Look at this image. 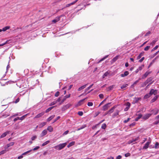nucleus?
Listing matches in <instances>:
<instances>
[{
  "instance_id": "obj_24",
  "label": "nucleus",
  "mask_w": 159,
  "mask_h": 159,
  "mask_svg": "<svg viewBox=\"0 0 159 159\" xmlns=\"http://www.w3.org/2000/svg\"><path fill=\"white\" fill-rule=\"evenodd\" d=\"M158 95H157V96H155L154 97V98L152 100H151V102H155L157 99L158 98Z\"/></svg>"
},
{
  "instance_id": "obj_9",
  "label": "nucleus",
  "mask_w": 159,
  "mask_h": 159,
  "mask_svg": "<svg viewBox=\"0 0 159 159\" xmlns=\"http://www.w3.org/2000/svg\"><path fill=\"white\" fill-rule=\"evenodd\" d=\"M78 1V0H76L74 1V2H71V3H70L66 4V7H68L70 6H71L72 5H74L75 3H76Z\"/></svg>"
},
{
  "instance_id": "obj_54",
  "label": "nucleus",
  "mask_w": 159,
  "mask_h": 159,
  "mask_svg": "<svg viewBox=\"0 0 159 159\" xmlns=\"http://www.w3.org/2000/svg\"><path fill=\"white\" fill-rule=\"evenodd\" d=\"M60 118V116H58L57 117L56 119L54 120L53 123H54L55 122H56Z\"/></svg>"
},
{
  "instance_id": "obj_64",
  "label": "nucleus",
  "mask_w": 159,
  "mask_h": 159,
  "mask_svg": "<svg viewBox=\"0 0 159 159\" xmlns=\"http://www.w3.org/2000/svg\"><path fill=\"white\" fill-rule=\"evenodd\" d=\"M121 158V156L120 155L118 156L116 158V159H120Z\"/></svg>"
},
{
  "instance_id": "obj_3",
  "label": "nucleus",
  "mask_w": 159,
  "mask_h": 159,
  "mask_svg": "<svg viewBox=\"0 0 159 159\" xmlns=\"http://www.w3.org/2000/svg\"><path fill=\"white\" fill-rule=\"evenodd\" d=\"M111 102L108 103L102 107V110L103 111H106L108 109V108L109 107V105L111 104Z\"/></svg>"
},
{
  "instance_id": "obj_30",
  "label": "nucleus",
  "mask_w": 159,
  "mask_h": 159,
  "mask_svg": "<svg viewBox=\"0 0 159 159\" xmlns=\"http://www.w3.org/2000/svg\"><path fill=\"white\" fill-rule=\"evenodd\" d=\"M86 127V125H83L81 127L78 128L77 129V130H80L81 129H83V128Z\"/></svg>"
},
{
  "instance_id": "obj_37",
  "label": "nucleus",
  "mask_w": 159,
  "mask_h": 159,
  "mask_svg": "<svg viewBox=\"0 0 159 159\" xmlns=\"http://www.w3.org/2000/svg\"><path fill=\"white\" fill-rule=\"evenodd\" d=\"M109 74V73L108 72H106L103 75L102 77L103 78H105L106 76H107Z\"/></svg>"
},
{
  "instance_id": "obj_44",
  "label": "nucleus",
  "mask_w": 159,
  "mask_h": 159,
  "mask_svg": "<svg viewBox=\"0 0 159 159\" xmlns=\"http://www.w3.org/2000/svg\"><path fill=\"white\" fill-rule=\"evenodd\" d=\"M138 82V81L137 80L135 82L134 84L131 85V87L133 88L134 87V86Z\"/></svg>"
},
{
  "instance_id": "obj_34",
  "label": "nucleus",
  "mask_w": 159,
  "mask_h": 159,
  "mask_svg": "<svg viewBox=\"0 0 159 159\" xmlns=\"http://www.w3.org/2000/svg\"><path fill=\"white\" fill-rule=\"evenodd\" d=\"M106 127L107 125L105 123L102 124L101 126L102 128L103 129H105L106 128Z\"/></svg>"
},
{
  "instance_id": "obj_36",
  "label": "nucleus",
  "mask_w": 159,
  "mask_h": 159,
  "mask_svg": "<svg viewBox=\"0 0 159 159\" xmlns=\"http://www.w3.org/2000/svg\"><path fill=\"white\" fill-rule=\"evenodd\" d=\"M108 55H107V56H105L104 57H103V58H102L100 60V61L99 62H101V61H103L105 59L107 58L108 57Z\"/></svg>"
},
{
  "instance_id": "obj_62",
  "label": "nucleus",
  "mask_w": 159,
  "mask_h": 159,
  "mask_svg": "<svg viewBox=\"0 0 159 159\" xmlns=\"http://www.w3.org/2000/svg\"><path fill=\"white\" fill-rule=\"evenodd\" d=\"M100 113V112H97L95 113V117H96L98 116Z\"/></svg>"
},
{
  "instance_id": "obj_20",
  "label": "nucleus",
  "mask_w": 159,
  "mask_h": 159,
  "mask_svg": "<svg viewBox=\"0 0 159 159\" xmlns=\"http://www.w3.org/2000/svg\"><path fill=\"white\" fill-rule=\"evenodd\" d=\"M46 124H47V123L46 122H42V123H41L39 125V128H41L42 127H43L45 126Z\"/></svg>"
},
{
  "instance_id": "obj_1",
  "label": "nucleus",
  "mask_w": 159,
  "mask_h": 159,
  "mask_svg": "<svg viewBox=\"0 0 159 159\" xmlns=\"http://www.w3.org/2000/svg\"><path fill=\"white\" fill-rule=\"evenodd\" d=\"M67 145L66 143H64L58 145L54 147V148L58 150H60L64 148Z\"/></svg>"
},
{
  "instance_id": "obj_45",
  "label": "nucleus",
  "mask_w": 159,
  "mask_h": 159,
  "mask_svg": "<svg viewBox=\"0 0 159 159\" xmlns=\"http://www.w3.org/2000/svg\"><path fill=\"white\" fill-rule=\"evenodd\" d=\"M69 130H66V131H65L63 134V135H66V134H68V133H69Z\"/></svg>"
},
{
  "instance_id": "obj_53",
  "label": "nucleus",
  "mask_w": 159,
  "mask_h": 159,
  "mask_svg": "<svg viewBox=\"0 0 159 159\" xmlns=\"http://www.w3.org/2000/svg\"><path fill=\"white\" fill-rule=\"evenodd\" d=\"M99 96L100 98H103L104 95L102 94H100L99 95Z\"/></svg>"
},
{
  "instance_id": "obj_25",
  "label": "nucleus",
  "mask_w": 159,
  "mask_h": 159,
  "mask_svg": "<svg viewBox=\"0 0 159 159\" xmlns=\"http://www.w3.org/2000/svg\"><path fill=\"white\" fill-rule=\"evenodd\" d=\"M55 116L54 115H52V116H50L47 119V121L48 122L50 121V120H51L52 119H53L54 118Z\"/></svg>"
},
{
  "instance_id": "obj_19",
  "label": "nucleus",
  "mask_w": 159,
  "mask_h": 159,
  "mask_svg": "<svg viewBox=\"0 0 159 159\" xmlns=\"http://www.w3.org/2000/svg\"><path fill=\"white\" fill-rule=\"evenodd\" d=\"M47 129L50 132H52L53 131V128L51 126H48L47 128Z\"/></svg>"
},
{
  "instance_id": "obj_46",
  "label": "nucleus",
  "mask_w": 159,
  "mask_h": 159,
  "mask_svg": "<svg viewBox=\"0 0 159 159\" xmlns=\"http://www.w3.org/2000/svg\"><path fill=\"white\" fill-rule=\"evenodd\" d=\"M159 145V143H156L155 145L154 146V148H158V146Z\"/></svg>"
},
{
  "instance_id": "obj_11",
  "label": "nucleus",
  "mask_w": 159,
  "mask_h": 159,
  "mask_svg": "<svg viewBox=\"0 0 159 159\" xmlns=\"http://www.w3.org/2000/svg\"><path fill=\"white\" fill-rule=\"evenodd\" d=\"M115 86V85H113L109 87H108L107 88V91H109L113 89V88Z\"/></svg>"
},
{
  "instance_id": "obj_41",
  "label": "nucleus",
  "mask_w": 159,
  "mask_h": 159,
  "mask_svg": "<svg viewBox=\"0 0 159 159\" xmlns=\"http://www.w3.org/2000/svg\"><path fill=\"white\" fill-rule=\"evenodd\" d=\"M31 151V150L25 152L22 154V155H26L27 154L30 152Z\"/></svg>"
},
{
  "instance_id": "obj_58",
  "label": "nucleus",
  "mask_w": 159,
  "mask_h": 159,
  "mask_svg": "<svg viewBox=\"0 0 159 159\" xmlns=\"http://www.w3.org/2000/svg\"><path fill=\"white\" fill-rule=\"evenodd\" d=\"M130 155V154L129 153H127L125 154V156L126 157H128Z\"/></svg>"
},
{
  "instance_id": "obj_40",
  "label": "nucleus",
  "mask_w": 159,
  "mask_h": 159,
  "mask_svg": "<svg viewBox=\"0 0 159 159\" xmlns=\"http://www.w3.org/2000/svg\"><path fill=\"white\" fill-rule=\"evenodd\" d=\"M152 78L151 77H150L147 80V83H149L150 82H151V81H152Z\"/></svg>"
},
{
  "instance_id": "obj_26",
  "label": "nucleus",
  "mask_w": 159,
  "mask_h": 159,
  "mask_svg": "<svg viewBox=\"0 0 159 159\" xmlns=\"http://www.w3.org/2000/svg\"><path fill=\"white\" fill-rule=\"evenodd\" d=\"M10 26H7L6 27H4L3 28H2V30L3 31H6L7 30H8L10 29Z\"/></svg>"
},
{
  "instance_id": "obj_38",
  "label": "nucleus",
  "mask_w": 159,
  "mask_h": 159,
  "mask_svg": "<svg viewBox=\"0 0 159 159\" xmlns=\"http://www.w3.org/2000/svg\"><path fill=\"white\" fill-rule=\"evenodd\" d=\"M139 100V98H135L134 99L133 101L135 103H136V102H138Z\"/></svg>"
},
{
  "instance_id": "obj_51",
  "label": "nucleus",
  "mask_w": 159,
  "mask_h": 159,
  "mask_svg": "<svg viewBox=\"0 0 159 159\" xmlns=\"http://www.w3.org/2000/svg\"><path fill=\"white\" fill-rule=\"evenodd\" d=\"M130 119V118H128L127 120H125L124 121V123H127L128 121H129V120Z\"/></svg>"
},
{
  "instance_id": "obj_50",
  "label": "nucleus",
  "mask_w": 159,
  "mask_h": 159,
  "mask_svg": "<svg viewBox=\"0 0 159 159\" xmlns=\"http://www.w3.org/2000/svg\"><path fill=\"white\" fill-rule=\"evenodd\" d=\"M126 105L127 106V107H128L129 108L130 106V104L129 102H127L126 103Z\"/></svg>"
},
{
  "instance_id": "obj_47",
  "label": "nucleus",
  "mask_w": 159,
  "mask_h": 159,
  "mask_svg": "<svg viewBox=\"0 0 159 159\" xmlns=\"http://www.w3.org/2000/svg\"><path fill=\"white\" fill-rule=\"evenodd\" d=\"M59 94H60V92L58 91H57L55 93V96L56 97H57L59 95Z\"/></svg>"
},
{
  "instance_id": "obj_4",
  "label": "nucleus",
  "mask_w": 159,
  "mask_h": 159,
  "mask_svg": "<svg viewBox=\"0 0 159 159\" xmlns=\"http://www.w3.org/2000/svg\"><path fill=\"white\" fill-rule=\"evenodd\" d=\"M157 90H154V89H152L150 93V95H152V94H153L154 95H155L157 93Z\"/></svg>"
},
{
  "instance_id": "obj_32",
  "label": "nucleus",
  "mask_w": 159,
  "mask_h": 159,
  "mask_svg": "<svg viewBox=\"0 0 159 159\" xmlns=\"http://www.w3.org/2000/svg\"><path fill=\"white\" fill-rule=\"evenodd\" d=\"M11 40H7L4 43H2V44H0V46H3V45H4L6 44H7V43H8V42L10 41Z\"/></svg>"
},
{
  "instance_id": "obj_13",
  "label": "nucleus",
  "mask_w": 159,
  "mask_h": 159,
  "mask_svg": "<svg viewBox=\"0 0 159 159\" xmlns=\"http://www.w3.org/2000/svg\"><path fill=\"white\" fill-rule=\"evenodd\" d=\"M9 131H7L4 133H3L1 136V138H3L5 137L7 134H9Z\"/></svg>"
},
{
  "instance_id": "obj_17",
  "label": "nucleus",
  "mask_w": 159,
  "mask_h": 159,
  "mask_svg": "<svg viewBox=\"0 0 159 159\" xmlns=\"http://www.w3.org/2000/svg\"><path fill=\"white\" fill-rule=\"evenodd\" d=\"M129 74V72L128 71H125V72L123 74H121V76L122 77H124L125 76H127Z\"/></svg>"
},
{
  "instance_id": "obj_63",
  "label": "nucleus",
  "mask_w": 159,
  "mask_h": 159,
  "mask_svg": "<svg viewBox=\"0 0 159 159\" xmlns=\"http://www.w3.org/2000/svg\"><path fill=\"white\" fill-rule=\"evenodd\" d=\"M155 43H156V41L155 40H153L152 41V42L151 43V44L152 45L153 44H154Z\"/></svg>"
},
{
  "instance_id": "obj_39",
  "label": "nucleus",
  "mask_w": 159,
  "mask_h": 159,
  "mask_svg": "<svg viewBox=\"0 0 159 159\" xmlns=\"http://www.w3.org/2000/svg\"><path fill=\"white\" fill-rule=\"evenodd\" d=\"M57 103V102L55 101H54L52 102L50 104V106H51Z\"/></svg>"
},
{
  "instance_id": "obj_52",
  "label": "nucleus",
  "mask_w": 159,
  "mask_h": 159,
  "mask_svg": "<svg viewBox=\"0 0 159 159\" xmlns=\"http://www.w3.org/2000/svg\"><path fill=\"white\" fill-rule=\"evenodd\" d=\"M158 47V45H156L154 48L152 50V51H154L155 50H156V49H157Z\"/></svg>"
},
{
  "instance_id": "obj_15",
  "label": "nucleus",
  "mask_w": 159,
  "mask_h": 159,
  "mask_svg": "<svg viewBox=\"0 0 159 159\" xmlns=\"http://www.w3.org/2000/svg\"><path fill=\"white\" fill-rule=\"evenodd\" d=\"M87 85H88V84H85L81 86V87L79 88L78 89V91H81L82 89H84V88H85L86 87V86Z\"/></svg>"
},
{
  "instance_id": "obj_16",
  "label": "nucleus",
  "mask_w": 159,
  "mask_h": 159,
  "mask_svg": "<svg viewBox=\"0 0 159 159\" xmlns=\"http://www.w3.org/2000/svg\"><path fill=\"white\" fill-rule=\"evenodd\" d=\"M150 141L148 142L143 147V148L144 149H146L148 148V146L150 144Z\"/></svg>"
},
{
  "instance_id": "obj_35",
  "label": "nucleus",
  "mask_w": 159,
  "mask_h": 159,
  "mask_svg": "<svg viewBox=\"0 0 159 159\" xmlns=\"http://www.w3.org/2000/svg\"><path fill=\"white\" fill-rule=\"evenodd\" d=\"M50 141L48 140L46 141L44 143H43L42 144V146H43L46 145L47 144H48V143H49Z\"/></svg>"
},
{
  "instance_id": "obj_60",
  "label": "nucleus",
  "mask_w": 159,
  "mask_h": 159,
  "mask_svg": "<svg viewBox=\"0 0 159 159\" xmlns=\"http://www.w3.org/2000/svg\"><path fill=\"white\" fill-rule=\"evenodd\" d=\"M19 100H20V99H19V98H17L16 100L15 101V103H16L18 102L19 101Z\"/></svg>"
},
{
  "instance_id": "obj_48",
  "label": "nucleus",
  "mask_w": 159,
  "mask_h": 159,
  "mask_svg": "<svg viewBox=\"0 0 159 159\" xmlns=\"http://www.w3.org/2000/svg\"><path fill=\"white\" fill-rule=\"evenodd\" d=\"M83 112L82 111H80L78 112V114L80 116H82L83 115Z\"/></svg>"
},
{
  "instance_id": "obj_28",
  "label": "nucleus",
  "mask_w": 159,
  "mask_h": 159,
  "mask_svg": "<svg viewBox=\"0 0 159 159\" xmlns=\"http://www.w3.org/2000/svg\"><path fill=\"white\" fill-rule=\"evenodd\" d=\"M54 107V106L52 107H49L48 109H47L45 111L46 113H48L49 111H50L52 108H53Z\"/></svg>"
},
{
  "instance_id": "obj_33",
  "label": "nucleus",
  "mask_w": 159,
  "mask_h": 159,
  "mask_svg": "<svg viewBox=\"0 0 159 159\" xmlns=\"http://www.w3.org/2000/svg\"><path fill=\"white\" fill-rule=\"evenodd\" d=\"M93 85V84H92V85H91L89 86V87H87L86 89L85 90V92H86L87 91L89 90L92 87Z\"/></svg>"
},
{
  "instance_id": "obj_55",
  "label": "nucleus",
  "mask_w": 159,
  "mask_h": 159,
  "mask_svg": "<svg viewBox=\"0 0 159 159\" xmlns=\"http://www.w3.org/2000/svg\"><path fill=\"white\" fill-rule=\"evenodd\" d=\"M39 146H37L34 148H33V150L34 151H35L38 149H39Z\"/></svg>"
},
{
  "instance_id": "obj_57",
  "label": "nucleus",
  "mask_w": 159,
  "mask_h": 159,
  "mask_svg": "<svg viewBox=\"0 0 159 159\" xmlns=\"http://www.w3.org/2000/svg\"><path fill=\"white\" fill-rule=\"evenodd\" d=\"M6 152V150H4L0 152H1V153L2 154H4Z\"/></svg>"
},
{
  "instance_id": "obj_10",
  "label": "nucleus",
  "mask_w": 159,
  "mask_h": 159,
  "mask_svg": "<svg viewBox=\"0 0 159 159\" xmlns=\"http://www.w3.org/2000/svg\"><path fill=\"white\" fill-rule=\"evenodd\" d=\"M70 94H69L68 95H66L64 96V98L61 101V102L62 103L64 101H65L66 99L67 98H68L70 97Z\"/></svg>"
},
{
  "instance_id": "obj_22",
  "label": "nucleus",
  "mask_w": 159,
  "mask_h": 159,
  "mask_svg": "<svg viewBox=\"0 0 159 159\" xmlns=\"http://www.w3.org/2000/svg\"><path fill=\"white\" fill-rule=\"evenodd\" d=\"M116 107L115 106H114L113 107L111 108L110 110H109L108 112L109 114H111L114 111V109Z\"/></svg>"
},
{
  "instance_id": "obj_27",
  "label": "nucleus",
  "mask_w": 159,
  "mask_h": 159,
  "mask_svg": "<svg viewBox=\"0 0 159 159\" xmlns=\"http://www.w3.org/2000/svg\"><path fill=\"white\" fill-rule=\"evenodd\" d=\"M75 143V142L74 141H73L71 143H70L67 146L68 148H70L73 145H74Z\"/></svg>"
},
{
  "instance_id": "obj_5",
  "label": "nucleus",
  "mask_w": 159,
  "mask_h": 159,
  "mask_svg": "<svg viewBox=\"0 0 159 159\" xmlns=\"http://www.w3.org/2000/svg\"><path fill=\"white\" fill-rule=\"evenodd\" d=\"M159 111V110L158 109L155 108L152 111V114L156 115L158 113Z\"/></svg>"
},
{
  "instance_id": "obj_42",
  "label": "nucleus",
  "mask_w": 159,
  "mask_h": 159,
  "mask_svg": "<svg viewBox=\"0 0 159 159\" xmlns=\"http://www.w3.org/2000/svg\"><path fill=\"white\" fill-rule=\"evenodd\" d=\"M151 96V95H150V94L149 93L148 94H147L145 96L144 98L146 99V98H149Z\"/></svg>"
},
{
  "instance_id": "obj_29",
  "label": "nucleus",
  "mask_w": 159,
  "mask_h": 159,
  "mask_svg": "<svg viewBox=\"0 0 159 159\" xmlns=\"http://www.w3.org/2000/svg\"><path fill=\"white\" fill-rule=\"evenodd\" d=\"M27 114L25 115L24 116H22V117H19V120H23L25 118V117L27 116Z\"/></svg>"
},
{
  "instance_id": "obj_49",
  "label": "nucleus",
  "mask_w": 159,
  "mask_h": 159,
  "mask_svg": "<svg viewBox=\"0 0 159 159\" xmlns=\"http://www.w3.org/2000/svg\"><path fill=\"white\" fill-rule=\"evenodd\" d=\"M150 46H146L144 48V50L145 51H147L148 50V49L150 48Z\"/></svg>"
},
{
  "instance_id": "obj_59",
  "label": "nucleus",
  "mask_w": 159,
  "mask_h": 159,
  "mask_svg": "<svg viewBox=\"0 0 159 159\" xmlns=\"http://www.w3.org/2000/svg\"><path fill=\"white\" fill-rule=\"evenodd\" d=\"M18 120H19V117H17L14 119V122H16Z\"/></svg>"
},
{
  "instance_id": "obj_61",
  "label": "nucleus",
  "mask_w": 159,
  "mask_h": 159,
  "mask_svg": "<svg viewBox=\"0 0 159 159\" xmlns=\"http://www.w3.org/2000/svg\"><path fill=\"white\" fill-rule=\"evenodd\" d=\"M23 157V155L22 154L20 156H19L18 157V159H21Z\"/></svg>"
},
{
  "instance_id": "obj_12",
  "label": "nucleus",
  "mask_w": 159,
  "mask_h": 159,
  "mask_svg": "<svg viewBox=\"0 0 159 159\" xmlns=\"http://www.w3.org/2000/svg\"><path fill=\"white\" fill-rule=\"evenodd\" d=\"M14 144V143L13 142H11L9 144H7L6 146L5 147V148L7 149L8 147L12 146Z\"/></svg>"
},
{
  "instance_id": "obj_21",
  "label": "nucleus",
  "mask_w": 159,
  "mask_h": 159,
  "mask_svg": "<svg viewBox=\"0 0 159 159\" xmlns=\"http://www.w3.org/2000/svg\"><path fill=\"white\" fill-rule=\"evenodd\" d=\"M47 134V131L46 129H44L43 131L41 134V136H44Z\"/></svg>"
},
{
  "instance_id": "obj_43",
  "label": "nucleus",
  "mask_w": 159,
  "mask_h": 159,
  "mask_svg": "<svg viewBox=\"0 0 159 159\" xmlns=\"http://www.w3.org/2000/svg\"><path fill=\"white\" fill-rule=\"evenodd\" d=\"M87 105L89 106H92L93 105V103L92 102H89L88 103Z\"/></svg>"
},
{
  "instance_id": "obj_31",
  "label": "nucleus",
  "mask_w": 159,
  "mask_h": 159,
  "mask_svg": "<svg viewBox=\"0 0 159 159\" xmlns=\"http://www.w3.org/2000/svg\"><path fill=\"white\" fill-rule=\"evenodd\" d=\"M128 85L127 84H123L122 86H121L120 88L121 89H123L127 87Z\"/></svg>"
},
{
  "instance_id": "obj_18",
  "label": "nucleus",
  "mask_w": 159,
  "mask_h": 159,
  "mask_svg": "<svg viewBox=\"0 0 159 159\" xmlns=\"http://www.w3.org/2000/svg\"><path fill=\"white\" fill-rule=\"evenodd\" d=\"M87 98H84V99H82V100H80L78 102V105H79V106H80V105H82V104H83V102L85 100V99H86Z\"/></svg>"
},
{
  "instance_id": "obj_23",
  "label": "nucleus",
  "mask_w": 159,
  "mask_h": 159,
  "mask_svg": "<svg viewBox=\"0 0 159 159\" xmlns=\"http://www.w3.org/2000/svg\"><path fill=\"white\" fill-rule=\"evenodd\" d=\"M150 73V72L147 71L143 75V78H146Z\"/></svg>"
},
{
  "instance_id": "obj_6",
  "label": "nucleus",
  "mask_w": 159,
  "mask_h": 159,
  "mask_svg": "<svg viewBox=\"0 0 159 159\" xmlns=\"http://www.w3.org/2000/svg\"><path fill=\"white\" fill-rule=\"evenodd\" d=\"M151 115L152 114H147L143 116V118L144 120H147L151 116Z\"/></svg>"
},
{
  "instance_id": "obj_56",
  "label": "nucleus",
  "mask_w": 159,
  "mask_h": 159,
  "mask_svg": "<svg viewBox=\"0 0 159 159\" xmlns=\"http://www.w3.org/2000/svg\"><path fill=\"white\" fill-rule=\"evenodd\" d=\"M107 98L103 100L102 102H101L99 105V107L102 104H103V102H105L107 99Z\"/></svg>"
},
{
  "instance_id": "obj_14",
  "label": "nucleus",
  "mask_w": 159,
  "mask_h": 159,
  "mask_svg": "<svg viewBox=\"0 0 159 159\" xmlns=\"http://www.w3.org/2000/svg\"><path fill=\"white\" fill-rule=\"evenodd\" d=\"M119 55H117L114 57L112 60V63L115 62L119 58Z\"/></svg>"
},
{
  "instance_id": "obj_2",
  "label": "nucleus",
  "mask_w": 159,
  "mask_h": 159,
  "mask_svg": "<svg viewBox=\"0 0 159 159\" xmlns=\"http://www.w3.org/2000/svg\"><path fill=\"white\" fill-rule=\"evenodd\" d=\"M64 16V15H61L57 17L55 19H54L52 20V22L54 23H55L58 21H59L60 20L61 18L62 17Z\"/></svg>"
},
{
  "instance_id": "obj_7",
  "label": "nucleus",
  "mask_w": 159,
  "mask_h": 159,
  "mask_svg": "<svg viewBox=\"0 0 159 159\" xmlns=\"http://www.w3.org/2000/svg\"><path fill=\"white\" fill-rule=\"evenodd\" d=\"M44 112H42L37 115L34 118H40L42 116H43L44 115Z\"/></svg>"
},
{
  "instance_id": "obj_8",
  "label": "nucleus",
  "mask_w": 159,
  "mask_h": 159,
  "mask_svg": "<svg viewBox=\"0 0 159 159\" xmlns=\"http://www.w3.org/2000/svg\"><path fill=\"white\" fill-rule=\"evenodd\" d=\"M120 112V111L118 110H116V112L114 113L112 115V117L113 118H114L115 117H116L117 115H119V112Z\"/></svg>"
}]
</instances>
